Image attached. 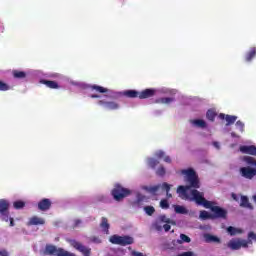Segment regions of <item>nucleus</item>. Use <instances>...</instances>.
<instances>
[{"label": "nucleus", "mask_w": 256, "mask_h": 256, "mask_svg": "<svg viewBox=\"0 0 256 256\" xmlns=\"http://www.w3.org/2000/svg\"><path fill=\"white\" fill-rule=\"evenodd\" d=\"M167 173V171L165 170V167L163 165H161L157 170H156V175H158V177H164V175Z\"/></svg>", "instance_id": "f704fd0d"}, {"label": "nucleus", "mask_w": 256, "mask_h": 256, "mask_svg": "<svg viewBox=\"0 0 256 256\" xmlns=\"http://www.w3.org/2000/svg\"><path fill=\"white\" fill-rule=\"evenodd\" d=\"M239 243H240V249H241V247H244V248L249 247V243L251 242H249V240L247 241V240L239 239Z\"/></svg>", "instance_id": "37998d69"}, {"label": "nucleus", "mask_w": 256, "mask_h": 256, "mask_svg": "<svg viewBox=\"0 0 256 256\" xmlns=\"http://www.w3.org/2000/svg\"><path fill=\"white\" fill-rule=\"evenodd\" d=\"M227 247L232 251H239V249H241V243L239 239H232L227 243Z\"/></svg>", "instance_id": "f8f14e48"}, {"label": "nucleus", "mask_w": 256, "mask_h": 256, "mask_svg": "<svg viewBox=\"0 0 256 256\" xmlns=\"http://www.w3.org/2000/svg\"><path fill=\"white\" fill-rule=\"evenodd\" d=\"M181 174L186 176V186H178L177 193L184 201H195L197 205H202L205 209L212 211L213 219H227L229 212L225 208L220 206H213V202L205 199V194L199 192L201 182L199 181V175L193 170V168L181 170Z\"/></svg>", "instance_id": "f257e3e1"}, {"label": "nucleus", "mask_w": 256, "mask_h": 256, "mask_svg": "<svg viewBox=\"0 0 256 256\" xmlns=\"http://www.w3.org/2000/svg\"><path fill=\"white\" fill-rule=\"evenodd\" d=\"M171 233H175V230H172Z\"/></svg>", "instance_id": "052dcab7"}, {"label": "nucleus", "mask_w": 256, "mask_h": 256, "mask_svg": "<svg viewBox=\"0 0 256 256\" xmlns=\"http://www.w3.org/2000/svg\"><path fill=\"white\" fill-rule=\"evenodd\" d=\"M219 119L226 120L227 124L226 125H233L235 121H237V116H231V115H225L223 113L219 114Z\"/></svg>", "instance_id": "ddd939ff"}, {"label": "nucleus", "mask_w": 256, "mask_h": 256, "mask_svg": "<svg viewBox=\"0 0 256 256\" xmlns=\"http://www.w3.org/2000/svg\"><path fill=\"white\" fill-rule=\"evenodd\" d=\"M82 221L80 219H76L74 221V227H79V225H81Z\"/></svg>", "instance_id": "09e8293b"}, {"label": "nucleus", "mask_w": 256, "mask_h": 256, "mask_svg": "<svg viewBox=\"0 0 256 256\" xmlns=\"http://www.w3.org/2000/svg\"><path fill=\"white\" fill-rule=\"evenodd\" d=\"M240 151L241 153H244L245 155H253L254 157H256V146L255 145H243L240 146Z\"/></svg>", "instance_id": "1a4fd4ad"}, {"label": "nucleus", "mask_w": 256, "mask_h": 256, "mask_svg": "<svg viewBox=\"0 0 256 256\" xmlns=\"http://www.w3.org/2000/svg\"><path fill=\"white\" fill-rule=\"evenodd\" d=\"M161 209H169V201L167 199H162L160 201Z\"/></svg>", "instance_id": "ea45409f"}, {"label": "nucleus", "mask_w": 256, "mask_h": 256, "mask_svg": "<svg viewBox=\"0 0 256 256\" xmlns=\"http://www.w3.org/2000/svg\"><path fill=\"white\" fill-rule=\"evenodd\" d=\"M13 207L14 209H23V207H25V202L21 200L15 201Z\"/></svg>", "instance_id": "c9c22d12"}, {"label": "nucleus", "mask_w": 256, "mask_h": 256, "mask_svg": "<svg viewBox=\"0 0 256 256\" xmlns=\"http://www.w3.org/2000/svg\"><path fill=\"white\" fill-rule=\"evenodd\" d=\"M255 57H256V47H252L250 48L249 52H247L245 55L246 63H251V61H253Z\"/></svg>", "instance_id": "4468645a"}, {"label": "nucleus", "mask_w": 256, "mask_h": 256, "mask_svg": "<svg viewBox=\"0 0 256 256\" xmlns=\"http://www.w3.org/2000/svg\"><path fill=\"white\" fill-rule=\"evenodd\" d=\"M56 256H75V254L65 251L63 248H58Z\"/></svg>", "instance_id": "2f4dec72"}, {"label": "nucleus", "mask_w": 256, "mask_h": 256, "mask_svg": "<svg viewBox=\"0 0 256 256\" xmlns=\"http://www.w3.org/2000/svg\"><path fill=\"white\" fill-rule=\"evenodd\" d=\"M232 198L234 199V201H237V194L232 193Z\"/></svg>", "instance_id": "13d9d810"}, {"label": "nucleus", "mask_w": 256, "mask_h": 256, "mask_svg": "<svg viewBox=\"0 0 256 256\" xmlns=\"http://www.w3.org/2000/svg\"><path fill=\"white\" fill-rule=\"evenodd\" d=\"M155 157H157L158 159H163V157H165V152H163V150H159L155 153Z\"/></svg>", "instance_id": "a18cd8bd"}, {"label": "nucleus", "mask_w": 256, "mask_h": 256, "mask_svg": "<svg viewBox=\"0 0 256 256\" xmlns=\"http://www.w3.org/2000/svg\"><path fill=\"white\" fill-rule=\"evenodd\" d=\"M28 225H45V219L38 216H33L30 218Z\"/></svg>", "instance_id": "f3484780"}, {"label": "nucleus", "mask_w": 256, "mask_h": 256, "mask_svg": "<svg viewBox=\"0 0 256 256\" xmlns=\"http://www.w3.org/2000/svg\"><path fill=\"white\" fill-rule=\"evenodd\" d=\"M252 241H256V234H255V232H249L248 233V242L252 243Z\"/></svg>", "instance_id": "79ce46f5"}, {"label": "nucleus", "mask_w": 256, "mask_h": 256, "mask_svg": "<svg viewBox=\"0 0 256 256\" xmlns=\"http://www.w3.org/2000/svg\"><path fill=\"white\" fill-rule=\"evenodd\" d=\"M51 205H53L51 199L43 198L38 202V209L39 211H49L51 209Z\"/></svg>", "instance_id": "6e6552de"}, {"label": "nucleus", "mask_w": 256, "mask_h": 256, "mask_svg": "<svg viewBox=\"0 0 256 256\" xmlns=\"http://www.w3.org/2000/svg\"><path fill=\"white\" fill-rule=\"evenodd\" d=\"M91 91H96V93H107V91H109L107 88L103 87V86H99V85H91L90 86Z\"/></svg>", "instance_id": "b1692460"}, {"label": "nucleus", "mask_w": 256, "mask_h": 256, "mask_svg": "<svg viewBox=\"0 0 256 256\" xmlns=\"http://www.w3.org/2000/svg\"><path fill=\"white\" fill-rule=\"evenodd\" d=\"M200 219H203L204 221L207 219H213V214H211L205 210H202L200 212Z\"/></svg>", "instance_id": "7c9ffc66"}, {"label": "nucleus", "mask_w": 256, "mask_h": 256, "mask_svg": "<svg viewBox=\"0 0 256 256\" xmlns=\"http://www.w3.org/2000/svg\"><path fill=\"white\" fill-rule=\"evenodd\" d=\"M144 211H145L146 215H149V217H151L155 213V207L145 206Z\"/></svg>", "instance_id": "473e14b6"}, {"label": "nucleus", "mask_w": 256, "mask_h": 256, "mask_svg": "<svg viewBox=\"0 0 256 256\" xmlns=\"http://www.w3.org/2000/svg\"><path fill=\"white\" fill-rule=\"evenodd\" d=\"M162 189L163 191H166V197L168 199H171V197H173V194L169 193V191H171V185H169L167 182L162 183Z\"/></svg>", "instance_id": "bb28decb"}, {"label": "nucleus", "mask_w": 256, "mask_h": 256, "mask_svg": "<svg viewBox=\"0 0 256 256\" xmlns=\"http://www.w3.org/2000/svg\"><path fill=\"white\" fill-rule=\"evenodd\" d=\"M155 93H157V90L153 88H148L140 92L139 99H149L151 97H155Z\"/></svg>", "instance_id": "9b49d317"}, {"label": "nucleus", "mask_w": 256, "mask_h": 256, "mask_svg": "<svg viewBox=\"0 0 256 256\" xmlns=\"http://www.w3.org/2000/svg\"><path fill=\"white\" fill-rule=\"evenodd\" d=\"M99 97H101V96L98 95V94H91V95H90V98H91V99H99Z\"/></svg>", "instance_id": "8fccbe9b"}, {"label": "nucleus", "mask_w": 256, "mask_h": 256, "mask_svg": "<svg viewBox=\"0 0 256 256\" xmlns=\"http://www.w3.org/2000/svg\"><path fill=\"white\" fill-rule=\"evenodd\" d=\"M112 245H120V247H127V245H133L135 243V239L129 235L119 236L114 234L109 239Z\"/></svg>", "instance_id": "f03ea898"}, {"label": "nucleus", "mask_w": 256, "mask_h": 256, "mask_svg": "<svg viewBox=\"0 0 256 256\" xmlns=\"http://www.w3.org/2000/svg\"><path fill=\"white\" fill-rule=\"evenodd\" d=\"M173 207H174L175 213H177L178 215H187V213H189L187 211V208H185V206L174 205Z\"/></svg>", "instance_id": "5701e85b"}, {"label": "nucleus", "mask_w": 256, "mask_h": 256, "mask_svg": "<svg viewBox=\"0 0 256 256\" xmlns=\"http://www.w3.org/2000/svg\"><path fill=\"white\" fill-rule=\"evenodd\" d=\"M213 145L216 147V149H219V142H213Z\"/></svg>", "instance_id": "4d7b16f0"}, {"label": "nucleus", "mask_w": 256, "mask_h": 256, "mask_svg": "<svg viewBox=\"0 0 256 256\" xmlns=\"http://www.w3.org/2000/svg\"><path fill=\"white\" fill-rule=\"evenodd\" d=\"M100 227L101 229H103L104 233H106V235H109V220H107V218L102 217L101 223H100Z\"/></svg>", "instance_id": "6ab92c4d"}, {"label": "nucleus", "mask_w": 256, "mask_h": 256, "mask_svg": "<svg viewBox=\"0 0 256 256\" xmlns=\"http://www.w3.org/2000/svg\"><path fill=\"white\" fill-rule=\"evenodd\" d=\"M240 207H242V209H249L250 211L254 209L253 204L249 201V197L245 195L240 197Z\"/></svg>", "instance_id": "9d476101"}, {"label": "nucleus", "mask_w": 256, "mask_h": 256, "mask_svg": "<svg viewBox=\"0 0 256 256\" xmlns=\"http://www.w3.org/2000/svg\"><path fill=\"white\" fill-rule=\"evenodd\" d=\"M159 189H163V184L146 187V191H148V193H152V195H155Z\"/></svg>", "instance_id": "a878e982"}, {"label": "nucleus", "mask_w": 256, "mask_h": 256, "mask_svg": "<svg viewBox=\"0 0 256 256\" xmlns=\"http://www.w3.org/2000/svg\"><path fill=\"white\" fill-rule=\"evenodd\" d=\"M98 105L105 106V109H108V111H117L119 109V103L115 101L99 100Z\"/></svg>", "instance_id": "0eeeda50"}, {"label": "nucleus", "mask_w": 256, "mask_h": 256, "mask_svg": "<svg viewBox=\"0 0 256 256\" xmlns=\"http://www.w3.org/2000/svg\"><path fill=\"white\" fill-rule=\"evenodd\" d=\"M111 195L115 201H123L125 197L131 195V190L123 187L121 184H116L111 191Z\"/></svg>", "instance_id": "7ed1b4c3"}, {"label": "nucleus", "mask_w": 256, "mask_h": 256, "mask_svg": "<svg viewBox=\"0 0 256 256\" xmlns=\"http://www.w3.org/2000/svg\"><path fill=\"white\" fill-rule=\"evenodd\" d=\"M123 95L125 97H128L129 99H136V97H138L139 99L140 93L137 92L136 90H127L123 92Z\"/></svg>", "instance_id": "aec40b11"}, {"label": "nucleus", "mask_w": 256, "mask_h": 256, "mask_svg": "<svg viewBox=\"0 0 256 256\" xmlns=\"http://www.w3.org/2000/svg\"><path fill=\"white\" fill-rule=\"evenodd\" d=\"M71 245L74 249L82 253L83 256H91V248L77 242V240H71Z\"/></svg>", "instance_id": "39448f33"}, {"label": "nucleus", "mask_w": 256, "mask_h": 256, "mask_svg": "<svg viewBox=\"0 0 256 256\" xmlns=\"http://www.w3.org/2000/svg\"><path fill=\"white\" fill-rule=\"evenodd\" d=\"M227 232L229 233V235H231V237H233L235 235H239V234L243 233V230H241L239 228H235L233 226H229L227 228Z\"/></svg>", "instance_id": "393cba45"}, {"label": "nucleus", "mask_w": 256, "mask_h": 256, "mask_svg": "<svg viewBox=\"0 0 256 256\" xmlns=\"http://www.w3.org/2000/svg\"><path fill=\"white\" fill-rule=\"evenodd\" d=\"M160 220L162 221V223H168L170 225H177V223L174 220L167 218V216H165V215L161 216Z\"/></svg>", "instance_id": "72a5a7b5"}, {"label": "nucleus", "mask_w": 256, "mask_h": 256, "mask_svg": "<svg viewBox=\"0 0 256 256\" xmlns=\"http://www.w3.org/2000/svg\"><path fill=\"white\" fill-rule=\"evenodd\" d=\"M190 123L195 125V127H200V129H205L207 127V122L201 119L190 120Z\"/></svg>", "instance_id": "412c9836"}, {"label": "nucleus", "mask_w": 256, "mask_h": 256, "mask_svg": "<svg viewBox=\"0 0 256 256\" xmlns=\"http://www.w3.org/2000/svg\"><path fill=\"white\" fill-rule=\"evenodd\" d=\"M12 75L14 79H25L27 77V72L20 70H13Z\"/></svg>", "instance_id": "4be33fe9"}, {"label": "nucleus", "mask_w": 256, "mask_h": 256, "mask_svg": "<svg viewBox=\"0 0 256 256\" xmlns=\"http://www.w3.org/2000/svg\"><path fill=\"white\" fill-rule=\"evenodd\" d=\"M92 241H93L94 243H101V240H99V238H97V237H93V238H92Z\"/></svg>", "instance_id": "864d4df0"}, {"label": "nucleus", "mask_w": 256, "mask_h": 256, "mask_svg": "<svg viewBox=\"0 0 256 256\" xmlns=\"http://www.w3.org/2000/svg\"><path fill=\"white\" fill-rule=\"evenodd\" d=\"M231 137L238 139L239 135H237L235 132H232Z\"/></svg>", "instance_id": "6e6d98bb"}, {"label": "nucleus", "mask_w": 256, "mask_h": 256, "mask_svg": "<svg viewBox=\"0 0 256 256\" xmlns=\"http://www.w3.org/2000/svg\"><path fill=\"white\" fill-rule=\"evenodd\" d=\"M42 85H46L49 89H59V83L53 80H41Z\"/></svg>", "instance_id": "2eb2a0df"}, {"label": "nucleus", "mask_w": 256, "mask_h": 256, "mask_svg": "<svg viewBox=\"0 0 256 256\" xmlns=\"http://www.w3.org/2000/svg\"><path fill=\"white\" fill-rule=\"evenodd\" d=\"M180 239L183 243H191V238L185 234H180Z\"/></svg>", "instance_id": "a19ab883"}, {"label": "nucleus", "mask_w": 256, "mask_h": 256, "mask_svg": "<svg viewBox=\"0 0 256 256\" xmlns=\"http://www.w3.org/2000/svg\"><path fill=\"white\" fill-rule=\"evenodd\" d=\"M9 201L0 199V217L2 221H9Z\"/></svg>", "instance_id": "20e7f679"}, {"label": "nucleus", "mask_w": 256, "mask_h": 256, "mask_svg": "<svg viewBox=\"0 0 256 256\" xmlns=\"http://www.w3.org/2000/svg\"><path fill=\"white\" fill-rule=\"evenodd\" d=\"M244 161H246V163H247L248 165H253L254 167H256V160H255V158L250 157V156H246V157L244 158Z\"/></svg>", "instance_id": "e433bc0d"}, {"label": "nucleus", "mask_w": 256, "mask_h": 256, "mask_svg": "<svg viewBox=\"0 0 256 256\" xmlns=\"http://www.w3.org/2000/svg\"><path fill=\"white\" fill-rule=\"evenodd\" d=\"M59 249L54 245H46L44 255H57Z\"/></svg>", "instance_id": "dca6fc26"}, {"label": "nucleus", "mask_w": 256, "mask_h": 256, "mask_svg": "<svg viewBox=\"0 0 256 256\" xmlns=\"http://www.w3.org/2000/svg\"><path fill=\"white\" fill-rule=\"evenodd\" d=\"M175 101V98L170 97H164L156 100V103H162L163 105H169V103H173Z\"/></svg>", "instance_id": "c85d7f7f"}, {"label": "nucleus", "mask_w": 256, "mask_h": 256, "mask_svg": "<svg viewBox=\"0 0 256 256\" xmlns=\"http://www.w3.org/2000/svg\"><path fill=\"white\" fill-rule=\"evenodd\" d=\"M239 243H240V249H241V247H244V248L249 247V243L251 242H249V240L247 241V240L239 239Z\"/></svg>", "instance_id": "c03bdc74"}, {"label": "nucleus", "mask_w": 256, "mask_h": 256, "mask_svg": "<svg viewBox=\"0 0 256 256\" xmlns=\"http://www.w3.org/2000/svg\"><path fill=\"white\" fill-rule=\"evenodd\" d=\"M10 227H15V221L13 218H10Z\"/></svg>", "instance_id": "5fc2aeb1"}, {"label": "nucleus", "mask_w": 256, "mask_h": 256, "mask_svg": "<svg viewBox=\"0 0 256 256\" xmlns=\"http://www.w3.org/2000/svg\"><path fill=\"white\" fill-rule=\"evenodd\" d=\"M11 89V86L9 84L0 81V91H9Z\"/></svg>", "instance_id": "4c0bfd02"}, {"label": "nucleus", "mask_w": 256, "mask_h": 256, "mask_svg": "<svg viewBox=\"0 0 256 256\" xmlns=\"http://www.w3.org/2000/svg\"><path fill=\"white\" fill-rule=\"evenodd\" d=\"M147 165L151 169H155L157 167V165H159V160H157L155 158H147Z\"/></svg>", "instance_id": "cd10ccee"}, {"label": "nucleus", "mask_w": 256, "mask_h": 256, "mask_svg": "<svg viewBox=\"0 0 256 256\" xmlns=\"http://www.w3.org/2000/svg\"><path fill=\"white\" fill-rule=\"evenodd\" d=\"M164 161H165V163H171V157L164 156Z\"/></svg>", "instance_id": "3c124183"}, {"label": "nucleus", "mask_w": 256, "mask_h": 256, "mask_svg": "<svg viewBox=\"0 0 256 256\" xmlns=\"http://www.w3.org/2000/svg\"><path fill=\"white\" fill-rule=\"evenodd\" d=\"M236 127L240 131V133H243L245 131V124L241 122V120H238L236 122Z\"/></svg>", "instance_id": "58836bf2"}, {"label": "nucleus", "mask_w": 256, "mask_h": 256, "mask_svg": "<svg viewBox=\"0 0 256 256\" xmlns=\"http://www.w3.org/2000/svg\"><path fill=\"white\" fill-rule=\"evenodd\" d=\"M0 256H9V252L5 249L0 250Z\"/></svg>", "instance_id": "de8ad7c7"}, {"label": "nucleus", "mask_w": 256, "mask_h": 256, "mask_svg": "<svg viewBox=\"0 0 256 256\" xmlns=\"http://www.w3.org/2000/svg\"><path fill=\"white\" fill-rule=\"evenodd\" d=\"M143 199H145V196H140L137 199V205H139L141 203V201H143Z\"/></svg>", "instance_id": "603ef678"}, {"label": "nucleus", "mask_w": 256, "mask_h": 256, "mask_svg": "<svg viewBox=\"0 0 256 256\" xmlns=\"http://www.w3.org/2000/svg\"><path fill=\"white\" fill-rule=\"evenodd\" d=\"M215 117H217V112H215L214 110L207 111L206 118L208 119V121H215Z\"/></svg>", "instance_id": "c756f323"}, {"label": "nucleus", "mask_w": 256, "mask_h": 256, "mask_svg": "<svg viewBox=\"0 0 256 256\" xmlns=\"http://www.w3.org/2000/svg\"><path fill=\"white\" fill-rule=\"evenodd\" d=\"M240 175L244 179H253L256 177V168H251L250 166L241 167L240 168Z\"/></svg>", "instance_id": "423d86ee"}, {"label": "nucleus", "mask_w": 256, "mask_h": 256, "mask_svg": "<svg viewBox=\"0 0 256 256\" xmlns=\"http://www.w3.org/2000/svg\"><path fill=\"white\" fill-rule=\"evenodd\" d=\"M163 229H164V231H165L166 233L169 232V231H171V224H168V223L164 224V225H163Z\"/></svg>", "instance_id": "49530a36"}, {"label": "nucleus", "mask_w": 256, "mask_h": 256, "mask_svg": "<svg viewBox=\"0 0 256 256\" xmlns=\"http://www.w3.org/2000/svg\"><path fill=\"white\" fill-rule=\"evenodd\" d=\"M163 227L161 226H156V231H162Z\"/></svg>", "instance_id": "bf43d9fd"}, {"label": "nucleus", "mask_w": 256, "mask_h": 256, "mask_svg": "<svg viewBox=\"0 0 256 256\" xmlns=\"http://www.w3.org/2000/svg\"><path fill=\"white\" fill-rule=\"evenodd\" d=\"M204 238L206 243H221V239H219V237L211 234H205Z\"/></svg>", "instance_id": "a211bd4d"}]
</instances>
